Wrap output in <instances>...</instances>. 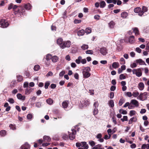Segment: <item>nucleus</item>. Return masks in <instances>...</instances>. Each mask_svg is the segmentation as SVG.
<instances>
[{
  "mask_svg": "<svg viewBox=\"0 0 149 149\" xmlns=\"http://www.w3.org/2000/svg\"><path fill=\"white\" fill-rule=\"evenodd\" d=\"M13 10L14 13L16 16L19 17L22 15H23L25 12V9L22 7H18L16 5L13 4Z\"/></svg>",
  "mask_w": 149,
  "mask_h": 149,
  "instance_id": "nucleus-1",
  "label": "nucleus"
},
{
  "mask_svg": "<svg viewBox=\"0 0 149 149\" xmlns=\"http://www.w3.org/2000/svg\"><path fill=\"white\" fill-rule=\"evenodd\" d=\"M149 95V93L146 92L141 93L137 97V99L142 101L146 100Z\"/></svg>",
  "mask_w": 149,
  "mask_h": 149,
  "instance_id": "nucleus-2",
  "label": "nucleus"
},
{
  "mask_svg": "<svg viewBox=\"0 0 149 149\" xmlns=\"http://www.w3.org/2000/svg\"><path fill=\"white\" fill-rule=\"evenodd\" d=\"M143 69L138 68L137 69H133L132 70L133 74H135L138 77H140L142 75V70Z\"/></svg>",
  "mask_w": 149,
  "mask_h": 149,
  "instance_id": "nucleus-3",
  "label": "nucleus"
},
{
  "mask_svg": "<svg viewBox=\"0 0 149 149\" xmlns=\"http://www.w3.org/2000/svg\"><path fill=\"white\" fill-rule=\"evenodd\" d=\"M0 25L2 28H6L8 26L9 24L6 20L2 19L0 21Z\"/></svg>",
  "mask_w": 149,
  "mask_h": 149,
  "instance_id": "nucleus-4",
  "label": "nucleus"
},
{
  "mask_svg": "<svg viewBox=\"0 0 149 149\" xmlns=\"http://www.w3.org/2000/svg\"><path fill=\"white\" fill-rule=\"evenodd\" d=\"M71 45V42L70 40L64 41L62 46H61V48L63 49L65 47H69Z\"/></svg>",
  "mask_w": 149,
  "mask_h": 149,
  "instance_id": "nucleus-5",
  "label": "nucleus"
},
{
  "mask_svg": "<svg viewBox=\"0 0 149 149\" xmlns=\"http://www.w3.org/2000/svg\"><path fill=\"white\" fill-rule=\"evenodd\" d=\"M72 132L71 133L69 134V138L70 139L72 140L74 139L75 138V135L76 134V131L75 129L74 128H72L71 129Z\"/></svg>",
  "mask_w": 149,
  "mask_h": 149,
  "instance_id": "nucleus-6",
  "label": "nucleus"
},
{
  "mask_svg": "<svg viewBox=\"0 0 149 149\" xmlns=\"http://www.w3.org/2000/svg\"><path fill=\"white\" fill-rule=\"evenodd\" d=\"M138 64L140 65H146L145 62L141 59L136 60L133 63V65H136Z\"/></svg>",
  "mask_w": 149,
  "mask_h": 149,
  "instance_id": "nucleus-7",
  "label": "nucleus"
},
{
  "mask_svg": "<svg viewBox=\"0 0 149 149\" xmlns=\"http://www.w3.org/2000/svg\"><path fill=\"white\" fill-rule=\"evenodd\" d=\"M148 9L147 7L145 6H143L142 7V10H141V12H140L139 13L138 15L140 16H142L143 15V13L148 11Z\"/></svg>",
  "mask_w": 149,
  "mask_h": 149,
  "instance_id": "nucleus-8",
  "label": "nucleus"
},
{
  "mask_svg": "<svg viewBox=\"0 0 149 149\" xmlns=\"http://www.w3.org/2000/svg\"><path fill=\"white\" fill-rule=\"evenodd\" d=\"M130 104L133 105L134 107H137L139 106V102L136 100H131L130 101Z\"/></svg>",
  "mask_w": 149,
  "mask_h": 149,
  "instance_id": "nucleus-9",
  "label": "nucleus"
},
{
  "mask_svg": "<svg viewBox=\"0 0 149 149\" xmlns=\"http://www.w3.org/2000/svg\"><path fill=\"white\" fill-rule=\"evenodd\" d=\"M81 103L84 106H87L89 105L90 104V100H85L82 101Z\"/></svg>",
  "mask_w": 149,
  "mask_h": 149,
  "instance_id": "nucleus-10",
  "label": "nucleus"
},
{
  "mask_svg": "<svg viewBox=\"0 0 149 149\" xmlns=\"http://www.w3.org/2000/svg\"><path fill=\"white\" fill-rule=\"evenodd\" d=\"M17 96L18 99L22 100V101H24L25 99V97L24 96H23L20 93H18L17 95Z\"/></svg>",
  "mask_w": 149,
  "mask_h": 149,
  "instance_id": "nucleus-11",
  "label": "nucleus"
},
{
  "mask_svg": "<svg viewBox=\"0 0 149 149\" xmlns=\"http://www.w3.org/2000/svg\"><path fill=\"white\" fill-rule=\"evenodd\" d=\"M138 88L140 91L143 90L144 88V84L142 82H140L138 84Z\"/></svg>",
  "mask_w": 149,
  "mask_h": 149,
  "instance_id": "nucleus-12",
  "label": "nucleus"
},
{
  "mask_svg": "<svg viewBox=\"0 0 149 149\" xmlns=\"http://www.w3.org/2000/svg\"><path fill=\"white\" fill-rule=\"evenodd\" d=\"M68 106V102L67 101H64L63 102H62V107L64 109L66 110H68L69 109H67Z\"/></svg>",
  "mask_w": 149,
  "mask_h": 149,
  "instance_id": "nucleus-13",
  "label": "nucleus"
},
{
  "mask_svg": "<svg viewBox=\"0 0 149 149\" xmlns=\"http://www.w3.org/2000/svg\"><path fill=\"white\" fill-rule=\"evenodd\" d=\"M100 53L103 55H106L107 53L106 48L103 47L100 48Z\"/></svg>",
  "mask_w": 149,
  "mask_h": 149,
  "instance_id": "nucleus-14",
  "label": "nucleus"
},
{
  "mask_svg": "<svg viewBox=\"0 0 149 149\" xmlns=\"http://www.w3.org/2000/svg\"><path fill=\"white\" fill-rule=\"evenodd\" d=\"M63 40L62 38H59L57 40L56 43L61 48V46H62V45H63Z\"/></svg>",
  "mask_w": 149,
  "mask_h": 149,
  "instance_id": "nucleus-15",
  "label": "nucleus"
},
{
  "mask_svg": "<svg viewBox=\"0 0 149 149\" xmlns=\"http://www.w3.org/2000/svg\"><path fill=\"white\" fill-rule=\"evenodd\" d=\"M128 15V13L125 11L122 12L121 14V17L123 19L126 18Z\"/></svg>",
  "mask_w": 149,
  "mask_h": 149,
  "instance_id": "nucleus-16",
  "label": "nucleus"
},
{
  "mask_svg": "<svg viewBox=\"0 0 149 149\" xmlns=\"http://www.w3.org/2000/svg\"><path fill=\"white\" fill-rule=\"evenodd\" d=\"M32 89L30 87L26 88L25 91V94L26 95H29L32 91Z\"/></svg>",
  "mask_w": 149,
  "mask_h": 149,
  "instance_id": "nucleus-17",
  "label": "nucleus"
},
{
  "mask_svg": "<svg viewBox=\"0 0 149 149\" xmlns=\"http://www.w3.org/2000/svg\"><path fill=\"white\" fill-rule=\"evenodd\" d=\"M82 73L84 77L88 78L91 75V74L89 73V72L83 71Z\"/></svg>",
  "mask_w": 149,
  "mask_h": 149,
  "instance_id": "nucleus-18",
  "label": "nucleus"
},
{
  "mask_svg": "<svg viewBox=\"0 0 149 149\" xmlns=\"http://www.w3.org/2000/svg\"><path fill=\"white\" fill-rule=\"evenodd\" d=\"M110 28L113 29L115 25V22L113 21H111L108 24Z\"/></svg>",
  "mask_w": 149,
  "mask_h": 149,
  "instance_id": "nucleus-19",
  "label": "nucleus"
},
{
  "mask_svg": "<svg viewBox=\"0 0 149 149\" xmlns=\"http://www.w3.org/2000/svg\"><path fill=\"white\" fill-rule=\"evenodd\" d=\"M58 59V57L56 56H52V61L53 63H56L57 62Z\"/></svg>",
  "mask_w": 149,
  "mask_h": 149,
  "instance_id": "nucleus-20",
  "label": "nucleus"
},
{
  "mask_svg": "<svg viewBox=\"0 0 149 149\" xmlns=\"http://www.w3.org/2000/svg\"><path fill=\"white\" fill-rule=\"evenodd\" d=\"M134 38V37L133 36H132L129 38V40L130 43H132L135 42V40Z\"/></svg>",
  "mask_w": 149,
  "mask_h": 149,
  "instance_id": "nucleus-21",
  "label": "nucleus"
},
{
  "mask_svg": "<svg viewBox=\"0 0 149 149\" xmlns=\"http://www.w3.org/2000/svg\"><path fill=\"white\" fill-rule=\"evenodd\" d=\"M92 149H104V148L102 147L101 144H98L95 146Z\"/></svg>",
  "mask_w": 149,
  "mask_h": 149,
  "instance_id": "nucleus-22",
  "label": "nucleus"
},
{
  "mask_svg": "<svg viewBox=\"0 0 149 149\" xmlns=\"http://www.w3.org/2000/svg\"><path fill=\"white\" fill-rule=\"evenodd\" d=\"M43 140L45 141L49 142L51 140V138L48 136H44L43 137Z\"/></svg>",
  "mask_w": 149,
  "mask_h": 149,
  "instance_id": "nucleus-23",
  "label": "nucleus"
},
{
  "mask_svg": "<svg viewBox=\"0 0 149 149\" xmlns=\"http://www.w3.org/2000/svg\"><path fill=\"white\" fill-rule=\"evenodd\" d=\"M134 12L136 13H139L141 11V8L140 7H138L134 8Z\"/></svg>",
  "mask_w": 149,
  "mask_h": 149,
  "instance_id": "nucleus-24",
  "label": "nucleus"
},
{
  "mask_svg": "<svg viewBox=\"0 0 149 149\" xmlns=\"http://www.w3.org/2000/svg\"><path fill=\"white\" fill-rule=\"evenodd\" d=\"M85 33V31L83 29L79 30L77 32V35L79 36H83Z\"/></svg>",
  "mask_w": 149,
  "mask_h": 149,
  "instance_id": "nucleus-25",
  "label": "nucleus"
},
{
  "mask_svg": "<svg viewBox=\"0 0 149 149\" xmlns=\"http://www.w3.org/2000/svg\"><path fill=\"white\" fill-rule=\"evenodd\" d=\"M83 146L82 147H84V149H87L88 148V145L87 144L86 142H81Z\"/></svg>",
  "mask_w": 149,
  "mask_h": 149,
  "instance_id": "nucleus-26",
  "label": "nucleus"
},
{
  "mask_svg": "<svg viewBox=\"0 0 149 149\" xmlns=\"http://www.w3.org/2000/svg\"><path fill=\"white\" fill-rule=\"evenodd\" d=\"M16 77L17 78V81L19 82L22 81L23 79V77L21 75H17Z\"/></svg>",
  "mask_w": 149,
  "mask_h": 149,
  "instance_id": "nucleus-27",
  "label": "nucleus"
},
{
  "mask_svg": "<svg viewBox=\"0 0 149 149\" xmlns=\"http://www.w3.org/2000/svg\"><path fill=\"white\" fill-rule=\"evenodd\" d=\"M109 105L111 108H113L114 106V102L112 100H110L108 102Z\"/></svg>",
  "mask_w": 149,
  "mask_h": 149,
  "instance_id": "nucleus-28",
  "label": "nucleus"
},
{
  "mask_svg": "<svg viewBox=\"0 0 149 149\" xmlns=\"http://www.w3.org/2000/svg\"><path fill=\"white\" fill-rule=\"evenodd\" d=\"M133 29V32L135 33V34L136 36H137L139 34V31L137 28H135Z\"/></svg>",
  "mask_w": 149,
  "mask_h": 149,
  "instance_id": "nucleus-29",
  "label": "nucleus"
},
{
  "mask_svg": "<svg viewBox=\"0 0 149 149\" xmlns=\"http://www.w3.org/2000/svg\"><path fill=\"white\" fill-rule=\"evenodd\" d=\"M137 120V118L136 117H133L131 118L129 122V124H131L132 123V122L133 121L135 122Z\"/></svg>",
  "mask_w": 149,
  "mask_h": 149,
  "instance_id": "nucleus-30",
  "label": "nucleus"
},
{
  "mask_svg": "<svg viewBox=\"0 0 149 149\" xmlns=\"http://www.w3.org/2000/svg\"><path fill=\"white\" fill-rule=\"evenodd\" d=\"M46 102L49 105H52L53 102V100L51 98H48L46 100Z\"/></svg>",
  "mask_w": 149,
  "mask_h": 149,
  "instance_id": "nucleus-31",
  "label": "nucleus"
},
{
  "mask_svg": "<svg viewBox=\"0 0 149 149\" xmlns=\"http://www.w3.org/2000/svg\"><path fill=\"white\" fill-rule=\"evenodd\" d=\"M6 133L5 130H1L0 131V135L2 136H4L6 135Z\"/></svg>",
  "mask_w": 149,
  "mask_h": 149,
  "instance_id": "nucleus-32",
  "label": "nucleus"
},
{
  "mask_svg": "<svg viewBox=\"0 0 149 149\" xmlns=\"http://www.w3.org/2000/svg\"><path fill=\"white\" fill-rule=\"evenodd\" d=\"M125 99L123 98H121L119 101L118 104L120 106H121L123 103L125 102Z\"/></svg>",
  "mask_w": 149,
  "mask_h": 149,
  "instance_id": "nucleus-33",
  "label": "nucleus"
},
{
  "mask_svg": "<svg viewBox=\"0 0 149 149\" xmlns=\"http://www.w3.org/2000/svg\"><path fill=\"white\" fill-rule=\"evenodd\" d=\"M52 56L50 54H47L46 55V60L48 61H49L51 59H52Z\"/></svg>",
  "mask_w": 149,
  "mask_h": 149,
  "instance_id": "nucleus-34",
  "label": "nucleus"
},
{
  "mask_svg": "<svg viewBox=\"0 0 149 149\" xmlns=\"http://www.w3.org/2000/svg\"><path fill=\"white\" fill-rule=\"evenodd\" d=\"M88 45L84 44L81 46V48L83 50H86L88 49Z\"/></svg>",
  "mask_w": 149,
  "mask_h": 149,
  "instance_id": "nucleus-35",
  "label": "nucleus"
},
{
  "mask_svg": "<svg viewBox=\"0 0 149 149\" xmlns=\"http://www.w3.org/2000/svg\"><path fill=\"white\" fill-rule=\"evenodd\" d=\"M24 7L26 10H29L31 9V6L30 4L28 3L25 5Z\"/></svg>",
  "mask_w": 149,
  "mask_h": 149,
  "instance_id": "nucleus-36",
  "label": "nucleus"
},
{
  "mask_svg": "<svg viewBox=\"0 0 149 149\" xmlns=\"http://www.w3.org/2000/svg\"><path fill=\"white\" fill-rule=\"evenodd\" d=\"M82 59V57L81 56H79L78 57L77 59L75 60V62L77 64H79L81 62V60Z\"/></svg>",
  "mask_w": 149,
  "mask_h": 149,
  "instance_id": "nucleus-37",
  "label": "nucleus"
},
{
  "mask_svg": "<svg viewBox=\"0 0 149 149\" xmlns=\"http://www.w3.org/2000/svg\"><path fill=\"white\" fill-rule=\"evenodd\" d=\"M91 32V29L90 27H88L85 29V32L87 34H89Z\"/></svg>",
  "mask_w": 149,
  "mask_h": 149,
  "instance_id": "nucleus-38",
  "label": "nucleus"
},
{
  "mask_svg": "<svg viewBox=\"0 0 149 149\" xmlns=\"http://www.w3.org/2000/svg\"><path fill=\"white\" fill-rule=\"evenodd\" d=\"M106 5V3L104 1H102L100 2V6L101 8H104Z\"/></svg>",
  "mask_w": 149,
  "mask_h": 149,
  "instance_id": "nucleus-39",
  "label": "nucleus"
},
{
  "mask_svg": "<svg viewBox=\"0 0 149 149\" xmlns=\"http://www.w3.org/2000/svg\"><path fill=\"white\" fill-rule=\"evenodd\" d=\"M132 95L134 97H138V96L139 95V93L137 91L133 92L132 93Z\"/></svg>",
  "mask_w": 149,
  "mask_h": 149,
  "instance_id": "nucleus-40",
  "label": "nucleus"
},
{
  "mask_svg": "<svg viewBox=\"0 0 149 149\" xmlns=\"http://www.w3.org/2000/svg\"><path fill=\"white\" fill-rule=\"evenodd\" d=\"M9 127H10V129L12 130H15L16 129V128L15 127V125L10 124L9 125Z\"/></svg>",
  "mask_w": 149,
  "mask_h": 149,
  "instance_id": "nucleus-41",
  "label": "nucleus"
},
{
  "mask_svg": "<svg viewBox=\"0 0 149 149\" xmlns=\"http://www.w3.org/2000/svg\"><path fill=\"white\" fill-rule=\"evenodd\" d=\"M120 63L121 65H124L125 63V60L123 58H120Z\"/></svg>",
  "mask_w": 149,
  "mask_h": 149,
  "instance_id": "nucleus-42",
  "label": "nucleus"
},
{
  "mask_svg": "<svg viewBox=\"0 0 149 149\" xmlns=\"http://www.w3.org/2000/svg\"><path fill=\"white\" fill-rule=\"evenodd\" d=\"M119 112L123 114H126L127 113V111L122 109H120L119 110Z\"/></svg>",
  "mask_w": 149,
  "mask_h": 149,
  "instance_id": "nucleus-43",
  "label": "nucleus"
},
{
  "mask_svg": "<svg viewBox=\"0 0 149 149\" xmlns=\"http://www.w3.org/2000/svg\"><path fill=\"white\" fill-rule=\"evenodd\" d=\"M32 117L33 115L31 113H29L27 116V118L29 120H31Z\"/></svg>",
  "mask_w": 149,
  "mask_h": 149,
  "instance_id": "nucleus-44",
  "label": "nucleus"
},
{
  "mask_svg": "<svg viewBox=\"0 0 149 149\" xmlns=\"http://www.w3.org/2000/svg\"><path fill=\"white\" fill-rule=\"evenodd\" d=\"M36 106L38 108H40L41 107V103L40 102H36L35 103Z\"/></svg>",
  "mask_w": 149,
  "mask_h": 149,
  "instance_id": "nucleus-45",
  "label": "nucleus"
},
{
  "mask_svg": "<svg viewBox=\"0 0 149 149\" xmlns=\"http://www.w3.org/2000/svg\"><path fill=\"white\" fill-rule=\"evenodd\" d=\"M136 114V111L134 110L130 111V116H132L133 115H134Z\"/></svg>",
  "mask_w": 149,
  "mask_h": 149,
  "instance_id": "nucleus-46",
  "label": "nucleus"
},
{
  "mask_svg": "<svg viewBox=\"0 0 149 149\" xmlns=\"http://www.w3.org/2000/svg\"><path fill=\"white\" fill-rule=\"evenodd\" d=\"M91 70V69L89 67H85L84 69L83 70V71H85V72H89Z\"/></svg>",
  "mask_w": 149,
  "mask_h": 149,
  "instance_id": "nucleus-47",
  "label": "nucleus"
},
{
  "mask_svg": "<svg viewBox=\"0 0 149 149\" xmlns=\"http://www.w3.org/2000/svg\"><path fill=\"white\" fill-rule=\"evenodd\" d=\"M126 78V77L123 74H121L119 76V79H125Z\"/></svg>",
  "mask_w": 149,
  "mask_h": 149,
  "instance_id": "nucleus-48",
  "label": "nucleus"
},
{
  "mask_svg": "<svg viewBox=\"0 0 149 149\" xmlns=\"http://www.w3.org/2000/svg\"><path fill=\"white\" fill-rule=\"evenodd\" d=\"M89 144L91 146H93L95 145V142L92 141H89Z\"/></svg>",
  "mask_w": 149,
  "mask_h": 149,
  "instance_id": "nucleus-49",
  "label": "nucleus"
},
{
  "mask_svg": "<svg viewBox=\"0 0 149 149\" xmlns=\"http://www.w3.org/2000/svg\"><path fill=\"white\" fill-rule=\"evenodd\" d=\"M50 83L49 82L47 81L45 83V89H47L48 88L49 86V85Z\"/></svg>",
  "mask_w": 149,
  "mask_h": 149,
  "instance_id": "nucleus-50",
  "label": "nucleus"
},
{
  "mask_svg": "<svg viewBox=\"0 0 149 149\" xmlns=\"http://www.w3.org/2000/svg\"><path fill=\"white\" fill-rule=\"evenodd\" d=\"M13 4L12 3H11L10 4H9L8 6V10H10V9H13Z\"/></svg>",
  "mask_w": 149,
  "mask_h": 149,
  "instance_id": "nucleus-51",
  "label": "nucleus"
},
{
  "mask_svg": "<svg viewBox=\"0 0 149 149\" xmlns=\"http://www.w3.org/2000/svg\"><path fill=\"white\" fill-rule=\"evenodd\" d=\"M29 83L28 82L26 81L24 83V84H23V87L24 88H27L29 86Z\"/></svg>",
  "mask_w": 149,
  "mask_h": 149,
  "instance_id": "nucleus-52",
  "label": "nucleus"
},
{
  "mask_svg": "<svg viewBox=\"0 0 149 149\" xmlns=\"http://www.w3.org/2000/svg\"><path fill=\"white\" fill-rule=\"evenodd\" d=\"M40 68V66H34L33 69L35 71H37Z\"/></svg>",
  "mask_w": 149,
  "mask_h": 149,
  "instance_id": "nucleus-53",
  "label": "nucleus"
},
{
  "mask_svg": "<svg viewBox=\"0 0 149 149\" xmlns=\"http://www.w3.org/2000/svg\"><path fill=\"white\" fill-rule=\"evenodd\" d=\"M121 120L122 122L127 121V117L126 116H124L123 118H121Z\"/></svg>",
  "mask_w": 149,
  "mask_h": 149,
  "instance_id": "nucleus-54",
  "label": "nucleus"
},
{
  "mask_svg": "<svg viewBox=\"0 0 149 149\" xmlns=\"http://www.w3.org/2000/svg\"><path fill=\"white\" fill-rule=\"evenodd\" d=\"M8 101L10 103L13 104L14 103V100L13 98H10L8 99Z\"/></svg>",
  "mask_w": 149,
  "mask_h": 149,
  "instance_id": "nucleus-55",
  "label": "nucleus"
},
{
  "mask_svg": "<svg viewBox=\"0 0 149 149\" xmlns=\"http://www.w3.org/2000/svg\"><path fill=\"white\" fill-rule=\"evenodd\" d=\"M98 112V110L97 108H95L93 110V114L94 115H96Z\"/></svg>",
  "mask_w": 149,
  "mask_h": 149,
  "instance_id": "nucleus-56",
  "label": "nucleus"
},
{
  "mask_svg": "<svg viewBox=\"0 0 149 149\" xmlns=\"http://www.w3.org/2000/svg\"><path fill=\"white\" fill-rule=\"evenodd\" d=\"M86 54H92L93 53V52L91 50H87L86 52Z\"/></svg>",
  "mask_w": 149,
  "mask_h": 149,
  "instance_id": "nucleus-57",
  "label": "nucleus"
},
{
  "mask_svg": "<svg viewBox=\"0 0 149 149\" xmlns=\"http://www.w3.org/2000/svg\"><path fill=\"white\" fill-rule=\"evenodd\" d=\"M98 105L99 104L97 101L95 102L94 103L93 106L95 107V108H97Z\"/></svg>",
  "mask_w": 149,
  "mask_h": 149,
  "instance_id": "nucleus-58",
  "label": "nucleus"
},
{
  "mask_svg": "<svg viewBox=\"0 0 149 149\" xmlns=\"http://www.w3.org/2000/svg\"><path fill=\"white\" fill-rule=\"evenodd\" d=\"M81 22V20H78L75 19L74 21V23L75 24H78L80 23Z\"/></svg>",
  "mask_w": 149,
  "mask_h": 149,
  "instance_id": "nucleus-59",
  "label": "nucleus"
},
{
  "mask_svg": "<svg viewBox=\"0 0 149 149\" xmlns=\"http://www.w3.org/2000/svg\"><path fill=\"white\" fill-rule=\"evenodd\" d=\"M82 143H79V142H77L76 143V146H77V147H78V148H79V147H80V146H82Z\"/></svg>",
  "mask_w": 149,
  "mask_h": 149,
  "instance_id": "nucleus-60",
  "label": "nucleus"
},
{
  "mask_svg": "<svg viewBox=\"0 0 149 149\" xmlns=\"http://www.w3.org/2000/svg\"><path fill=\"white\" fill-rule=\"evenodd\" d=\"M116 87L115 86H112L110 88V90L111 91H114L116 89Z\"/></svg>",
  "mask_w": 149,
  "mask_h": 149,
  "instance_id": "nucleus-61",
  "label": "nucleus"
},
{
  "mask_svg": "<svg viewBox=\"0 0 149 149\" xmlns=\"http://www.w3.org/2000/svg\"><path fill=\"white\" fill-rule=\"evenodd\" d=\"M126 95L129 97H131L132 95V93L131 92H127L126 93Z\"/></svg>",
  "mask_w": 149,
  "mask_h": 149,
  "instance_id": "nucleus-62",
  "label": "nucleus"
},
{
  "mask_svg": "<svg viewBox=\"0 0 149 149\" xmlns=\"http://www.w3.org/2000/svg\"><path fill=\"white\" fill-rule=\"evenodd\" d=\"M86 59H85V58L83 59H81V63L82 64H84L86 63Z\"/></svg>",
  "mask_w": 149,
  "mask_h": 149,
  "instance_id": "nucleus-63",
  "label": "nucleus"
},
{
  "mask_svg": "<svg viewBox=\"0 0 149 149\" xmlns=\"http://www.w3.org/2000/svg\"><path fill=\"white\" fill-rule=\"evenodd\" d=\"M136 51L139 53H140L141 52V50L139 47L136 48Z\"/></svg>",
  "mask_w": 149,
  "mask_h": 149,
  "instance_id": "nucleus-64",
  "label": "nucleus"
}]
</instances>
